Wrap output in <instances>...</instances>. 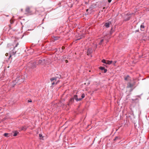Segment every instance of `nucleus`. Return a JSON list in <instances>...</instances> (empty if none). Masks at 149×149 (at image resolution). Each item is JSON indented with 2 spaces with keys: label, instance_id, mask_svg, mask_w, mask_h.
<instances>
[{
  "label": "nucleus",
  "instance_id": "12",
  "mask_svg": "<svg viewBox=\"0 0 149 149\" xmlns=\"http://www.w3.org/2000/svg\"><path fill=\"white\" fill-rule=\"evenodd\" d=\"M7 47L11 50L13 47V45L11 44H8L7 45Z\"/></svg>",
  "mask_w": 149,
  "mask_h": 149
},
{
  "label": "nucleus",
  "instance_id": "26",
  "mask_svg": "<svg viewBox=\"0 0 149 149\" xmlns=\"http://www.w3.org/2000/svg\"><path fill=\"white\" fill-rule=\"evenodd\" d=\"M140 28H141V30H142V28H144V25H143V24H141V26H140ZM143 30H142V31H143Z\"/></svg>",
  "mask_w": 149,
  "mask_h": 149
},
{
  "label": "nucleus",
  "instance_id": "11",
  "mask_svg": "<svg viewBox=\"0 0 149 149\" xmlns=\"http://www.w3.org/2000/svg\"><path fill=\"white\" fill-rule=\"evenodd\" d=\"M111 24V22L109 21L105 24L104 26H105L106 28H109Z\"/></svg>",
  "mask_w": 149,
  "mask_h": 149
},
{
  "label": "nucleus",
  "instance_id": "20",
  "mask_svg": "<svg viewBox=\"0 0 149 149\" xmlns=\"http://www.w3.org/2000/svg\"><path fill=\"white\" fill-rule=\"evenodd\" d=\"M39 137H40V139H43L42 138L43 137L42 136V134H39Z\"/></svg>",
  "mask_w": 149,
  "mask_h": 149
},
{
  "label": "nucleus",
  "instance_id": "21",
  "mask_svg": "<svg viewBox=\"0 0 149 149\" xmlns=\"http://www.w3.org/2000/svg\"><path fill=\"white\" fill-rule=\"evenodd\" d=\"M103 41H104V40L103 39H102V40H101L100 42L99 43V44L100 45H102V42H103Z\"/></svg>",
  "mask_w": 149,
  "mask_h": 149
},
{
  "label": "nucleus",
  "instance_id": "15",
  "mask_svg": "<svg viewBox=\"0 0 149 149\" xmlns=\"http://www.w3.org/2000/svg\"><path fill=\"white\" fill-rule=\"evenodd\" d=\"M14 134L13 136H16L18 134H19V132L17 131H14L13 132Z\"/></svg>",
  "mask_w": 149,
  "mask_h": 149
},
{
  "label": "nucleus",
  "instance_id": "14",
  "mask_svg": "<svg viewBox=\"0 0 149 149\" xmlns=\"http://www.w3.org/2000/svg\"><path fill=\"white\" fill-rule=\"evenodd\" d=\"M131 13H127V18H126L125 19V20L126 21H127V20H128L130 19V17H131Z\"/></svg>",
  "mask_w": 149,
  "mask_h": 149
},
{
  "label": "nucleus",
  "instance_id": "47",
  "mask_svg": "<svg viewBox=\"0 0 149 149\" xmlns=\"http://www.w3.org/2000/svg\"><path fill=\"white\" fill-rule=\"evenodd\" d=\"M60 48H61V47H59V48H58V49H60Z\"/></svg>",
  "mask_w": 149,
  "mask_h": 149
},
{
  "label": "nucleus",
  "instance_id": "38",
  "mask_svg": "<svg viewBox=\"0 0 149 149\" xmlns=\"http://www.w3.org/2000/svg\"><path fill=\"white\" fill-rule=\"evenodd\" d=\"M8 54L7 53H6L5 54V55L6 56H8Z\"/></svg>",
  "mask_w": 149,
  "mask_h": 149
},
{
  "label": "nucleus",
  "instance_id": "1",
  "mask_svg": "<svg viewBox=\"0 0 149 149\" xmlns=\"http://www.w3.org/2000/svg\"><path fill=\"white\" fill-rule=\"evenodd\" d=\"M24 77L21 74L19 73L17 74V77L15 80V82L16 83H18L19 84L24 81Z\"/></svg>",
  "mask_w": 149,
  "mask_h": 149
},
{
  "label": "nucleus",
  "instance_id": "8",
  "mask_svg": "<svg viewBox=\"0 0 149 149\" xmlns=\"http://www.w3.org/2000/svg\"><path fill=\"white\" fill-rule=\"evenodd\" d=\"M45 58H42L41 59H39L38 62V64H40L41 63L44 64L45 63Z\"/></svg>",
  "mask_w": 149,
  "mask_h": 149
},
{
  "label": "nucleus",
  "instance_id": "37",
  "mask_svg": "<svg viewBox=\"0 0 149 149\" xmlns=\"http://www.w3.org/2000/svg\"><path fill=\"white\" fill-rule=\"evenodd\" d=\"M60 82L59 80L56 83V84H57L58 83Z\"/></svg>",
  "mask_w": 149,
  "mask_h": 149
},
{
  "label": "nucleus",
  "instance_id": "31",
  "mask_svg": "<svg viewBox=\"0 0 149 149\" xmlns=\"http://www.w3.org/2000/svg\"><path fill=\"white\" fill-rule=\"evenodd\" d=\"M28 102H32V101L31 99H30L28 100Z\"/></svg>",
  "mask_w": 149,
  "mask_h": 149
},
{
  "label": "nucleus",
  "instance_id": "42",
  "mask_svg": "<svg viewBox=\"0 0 149 149\" xmlns=\"http://www.w3.org/2000/svg\"><path fill=\"white\" fill-rule=\"evenodd\" d=\"M116 63V61H114L113 62L114 64H115Z\"/></svg>",
  "mask_w": 149,
  "mask_h": 149
},
{
  "label": "nucleus",
  "instance_id": "24",
  "mask_svg": "<svg viewBox=\"0 0 149 149\" xmlns=\"http://www.w3.org/2000/svg\"><path fill=\"white\" fill-rule=\"evenodd\" d=\"M84 97H85V94L84 93H83L81 95V98L82 99L84 98Z\"/></svg>",
  "mask_w": 149,
  "mask_h": 149
},
{
  "label": "nucleus",
  "instance_id": "45",
  "mask_svg": "<svg viewBox=\"0 0 149 149\" xmlns=\"http://www.w3.org/2000/svg\"><path fill=\"white\" fill-rule=\"evenodd\" d=\"M88 9H87L86 10V11H87H87H88Z\"/></svg>",
  "mask_w": 149,
  "mask_h": 149
},
{
  "label": "nucleus",
  "instance_id": "44",
  "mask_svg": "<svg viewBox=\"0 0 149 149\" xmlns=\"http://www.w3.org/2000/svg\"><path fill=\"white\" fill-rule=\"evenodd\" d=\"M23 9H21V11H22H22H23Z\"/></svg>",
  "mask_w": 149,
  "mask_h": 149
},
{
  "label": "nucleus",
  "instance_id": "30",
  "mask_svg": "<svg viewBox=\"0 0 149 149\" xmlns=\"http://www.w3.org/2000/svg\"><path fill=\"white\" fill-rule=\"evenodd\" d=\"M10 23L11 24H12L14 22L13 20L12 19H10Z\"/></svg>",
  "mask_w": 149,
  "mask_h": 149
},
{
  "label": "nucleus",
  "instance_id": "2",
  "mask_svg": "<svg viewBox=\"0 0 149 149\" xmlns=\"http://www.w3.org/2000/svg\"><path fill=\"white\" fill-rule=\"evenodd\" d=\"M74 100L77 101H80L81 100V98H78L77 95H74L73 97H72L69 101V103L67 105L69 106L70 105L72 104L74 102Z\"/></svg>",
  "mask_w": 149,
  "mask_h": 149
},
{
  "label": "nucleus",
  "instance_id": "28",
  "mask_svg": "<svg viewBox=\"0 0 149 149\" xmlns=\"http://www.w3.org/2000/svg\"><path fill=\"white\" fill-rule=\"evenodd\" d=\"M57 75H58V76L56 77L57 78H61V76L60 74L59 75H58V74H57Z\"/></svg>",
  "mask_w": 149,
  "mask_h": 149
},
{
  "label": "nucleus",
  "instance_id": "22",
  "mask_svg": "<svg viewBox=\"0 0 149 149\" xmlns=\"http://www.w3.org/2000/svg\"><path fill=\"white\" fill-rule=\"evenodd\" d=\"M59 37H54V40H57L59 38Z\"/></svg>",
  "mask_w": 149,
  "mask_h": 149
},
{
  "label": "nucleus",
  "instance_id": "46",
  "mask_svg": "<svg viewBox=\"0 0 149 149\" xmlns=\"http://www.w3.org/2000/svg\"><path fill=\"white\" fill-rule=\"evenodd\" d=\"M63 52V51H61L60 52H61V53H62V52Z\"/></svg>",
  "mask_w": 149,
  "mask_h": 149
},
{
  "label": "nucleus",
  "instance_id": "18",
  "mask_svg": "<svg viewBox=\"0 0 149 149\" xmlns=\"http://www.w3.org/2000/svg\"><path fill=\"white\" fill-rule=\"evenodd\" d=\"M91 50L90 49H89L87 51V55H89L91 54Z\"/></svg>",
  "mask_w": 149,
  "mask_h": 149
},
{
  "label": "nucleus",
  "instance_id": "41",
  "mask_svg": "<svg viewBox=\"0 0 149 149\" xmlns=\"http://www.w3.org/2000/svg\"><path fill=\"white\" fill-rule=\"evenodd\" d=\"M54 80H55V81H56V79H57V78L56 77H54Z\"/></svg>",
  "mask_w": 149,
  "mask_h": 149
},
{
  "label": "nucleus",
  "instance_id": "4",
  "mask_svg": "<svg viewBox=\"0 0 149 149\" xmlns=\"http://www.w3.org/2000/svg\"><path fill=\"white\" fill-rule=\"evenodd\" d=\"M28 65L30 68L34 69L36 67V62H31L29 63Z\"/></svg>",
  "mask_w": 149,
  "mask_h": 149
},
{
  "label": "nucleus",
  "instance_id": "39",
  "mask_svg": "<svg viewBox=\"0 0 149 149\" xmlns=\"http://www.w3.org/2000/svg\"><path fill=\"white\" fill-rule=\"evenodd\" d=\"M111 1V0H108V2L109 3H110Z\"/></svg>",
  "mask_w": 149,
  "mask_h": 149
},
{
  "label": "nucleus",
  "instance_id": "36",
  "mask_svg": "<svg viewBox=\"0 0 149 149\" xmlns=\"http://www.w3.org/2000/svg\"><path fill=\"white\" fill-rule=\"evenodd\" d=\"M65 49V47L64 46H63L62 47V49Z\"/></svg>",
  "mask_w": 149,
  "mask_h": 149
},
{
  "label": "nucleus",
  "instance_id": "17",
  "mask_svg": "<svg viewBox=\"0 0 149 149\" xmlns=\"http://www.w3.org/2000/svg\"><path fill=\"white\" fill-rule=\"evenodd\" d=\"M112 62H113V61H112L107 60V64L110 65L112 63Z\"/></svg>",
  "mask_w": 149,
  "mask_h": 149
},
{
  "label": "nucleus",
  "instance_id": "27",
  "mask_svg": "<svg viewBox=\"0 0 149 149\" xmlns=\"http://www.w3.org/2000/svg\"><path fill=\"white\" fill-rule=\"evenodd\" d=\"M50 80L51 82H52L54 80V77H52L51 78Z\"/></svg>",
  "mask_w": 149,
  "mask_h": 149
},
{
  "label": "nucleus",
  "instance_id": "40",
  "mask_svg": "<svg viewBox=\"0 0 149 149\" xmlns=\"http://www.w3.org/2000/svg\"><path fill=\"white\" fill-rule=\"evenodd\" d=\"M65 63H68V60H65Z\"/></svg>",
  "mask_w": 149,
  "mask_h": 149
},
{
  "label": "nucleus",
  "instance_id": "10",
  "mask_svg": "<svg viewBox=\"0 0 149 149\" xmlns=\"http://www.w3.org/2000/svg\"><path fill=\"white\" fill-rule=\"evenodd\" d=\"M120 138H121L120 136H116L115 137L114 141L117 142L118 143H119L120 142Z\"/></svg>",
  "mask_w": 149,
  "mask_h": 149
},
{
  "label": "nucleus",
  "instance_id": "33",
  "mask_svg": "<svg viewBox=\"0 0 149 149\" xmlns=\"http://www.w3.org/2000/svg\"><path fill=\"white\" fill-rule=\"evenodd\" d=\"M63 58L64 59H66L67 58V56L66 55H64L63 56Z\"/></svg>",
  "mask_w": 149,
  "mask_h": 149
},
{
  "label": "nucleus",
  "instance_id": "9",
  "mask_svg": "<svg viewBox=\"0 0 149 149\" xmlns=\"http://www.w3.org/2000/svg\"><path fill=\"white\" fill-rule=\"evenodd\" d=\"M26 12L30 14L32 13V11L31 10V8L29 7H27L26 9Z\"/></svg>",
  "mask_w": 149,
  "mask_h": 149
},
{
  "label": "nucleus",
  "instance_id": "34",
  "mask_svg": "<svg viewBox=\"0 0 149 149\" xmlns=\"http://www.w3.org/2000/svg\"><path fill=\"white\" fill-rule=\"evenodd\" d=\"M53 50H55L56 52H57L58 50V49L56 48H55Z\"/></svg>",
  "mask_w": 149,
  "mask_h": 149
},
{
  "label": "nucleus",
  "instance_id": "23",
  "mask_svg": "<svg viewBox=\"0 0 149 149\" xmlns=\"http://www.w3.org/2000/svg\"><path fill=\"white\" fill-rule=\"evenodd\" d=\"M131 116H133V115L132 114H128L127 116V117L129 118H131Z\"/></svg>",
  "mask_w": 149,
  "mask_h": 149
},
{
  "label": "nucleus",
  "instance_id": "43",
  "mask_svg": "<svg viewBox=\"0 0 149 149\" xmlns=\"http://www.w3.org/2000/svg\"><path fill=\"white\" fill-rule=\"evenodd\" d=\"M105 7H103V9H105Z\"/></svg>",
  "mask_w": 149,
  "mask_h": 149
},
{
  "label": "nucleus",
  "instance_id": "6",
  "mask_svg": "<svg viewBox=\"0 0 149 149\" xmlns=\"http://www.w3.org/2000/svg\"><path fill=\"white\" fill-rule=\"evenodd\" d=\"M18 128L19 129V132L22 130L25 131L27 128V127L24 126H23L18 127Z\"/></svg>",
  "mask_w": 149,
  "mask_h": 149
},
{
  "label": "nucleus",
  "instance_id": "19",
  "mask_svg": "<svg viewBox=\"0 0 149 149\" xmlns=\"http://www.w3.org/2000/svg\"><path fill=\"white\" fill-rule=\"evenodd\" d=\"M102 62L104 63H105V64H107V60H105V59H102Z\"/></svg>",
  "mask_w": 149,
  "mask_h": 149
},
{
  "label": "nucleus",
  "instance_id": "3",
  "mask_svg": "<svg viewBox=\"0 0 149 149\" xmlns=\"http://www.w3.org/2000/svg\"><path fill=\"white\" fill-rule=\"evenodd\" d=\"M74 100L77 101H80L81 100V98H78L77 95H74L73 97H72L69 101V103L67 105L69 106L70 105L72 104L74 102Z\"/></svg>",
  "mask_w": 149,
  "mask_h": 149
},
{
  "label": "nucleus",
  "instance_id": "32",
  "mask_svg": "<svg viewBox=\"0 0 149 149\" xmlns=\"http://www.w3.org/2000/svg\"><path fill=\"white\" fill-rule=\"evenodd\" d=\"M19 45V43H17V44L16 45H15V46H13V48H15L16 47H17V45Z\"/></svg>",
  "mask_w": 149,
  "mask_h": 149
},
{
  "label": "nucleus",
  "instance_id": "7",
  "mask_svg": "<svg viewBox=\"0 0 149 149\" xmlns=\"http://www.w3.org/2000/svg\"><path fill=\"white\" fill-rule=\"evenodd\" d=\"M13 50H12L11 52V53L10 54V56L9 57V59L11 58V57L12 55H15V54L16 53V51H15V48H13Z\"/></svg>",
  "mask_w": 149,
  "mask_h": 149
},
{
  "label": "nucleus",
  "instance_id": "48",
  "mask_svg": "<svg viewBox=\"0 0 149 149\" xmlns=\"http://www.w3.org/2000/svg\"><path fill=\"white\" fill-rule=\"evenodd\" d=\"M8 16H9V15H7V17H8Z\"/></svg>",
  "mask_w": 149,
  "mask_h": 149
},
{
  "label": "nucleus",
  "instance_id": "13",
  "mask_svg": "<svg viewBox=\"0 0 149 149\" xmlns=\"http://www.w3.org/2000/svg\"><path fill=\"white\" fill-rule=\"evenodd\" d=\"M99 69L102 71H104V73H106L107 72V70L104 67H100L99 68Z\"/></svg>",
  "mask_w": 149,
  "mask_h": 149
},
{
  "label": "nucleus",
  "instance_id": "5",
  "mask_svg": "<svg viewBox=\"0 0 149 149\" xmlns=\"http://www.w3.org/2000/svg\"><path fill=\"white\" fill-rule=\"evenodd\" d=\"M135 82L132 83H131L130 82H128L127 84V88H130L132 89V88L135 85Z\"/></svg>",
  "mask_w": 149,
  "mask_h": 149
},
{
  "label": "nucleus",
  "instance_id": "29",
  "mask_svg": "<svg viewBox=\"0 0 149 149\" xmlns=\"http://www.w3.org/2000/svg\"><path fill=\"white\" fill-rule=\"evenodd\" d=\"M112 29H113V28H112L111 30V31H110V33L111 35H112V34L113 32V31H112Z\"/></svg>",
  "mask_w": 149,
  "mask_h": 149
},
{
  "label": "nucleus",
  "instance_id": "16",
  "mask_svg": "<svg viewBox=\"0 0 149 149\" xmlns=\"http://www.w3.org/2000/svg\"><path fill=\"white\" fill-rule=\"evenodd\" d=\"M130 77L129 75H127L126 76L124 77V79L125 81H128L129 80Z\"/></svg>",
  "mask_w": 149,
  "mask_h": 149
},
{
  "label": "nucleus",
  "instance_id": "25",
  "mask_svg": "<svg viewBox=\"0 0 149 149\" xmlns=\"http://www.w3.org/2000/svg\"><path fill=\"white\" fill-rule=\"evenodd\" d=\"M9 134L8 133H5L4 134V136H5V137H8V135Z\"/></svg>",
  "mask_w": 149,
  "mask_h": 149
},
{
  "label": "nucleus",
  "instance_id": "35",
  "mask_svg": "<svg viewBox=\"0 0 149 149\" xmlns=\"http://www.w3.org/2000/svg\"><path fill=\"white\" fill-rule=\"evenodd\" d=\"M52 85H54V84H56V83H54V82H52Z\"/></svg>",
  "mask_w": 149,
  "mask_h": 149
}]
</instances>
